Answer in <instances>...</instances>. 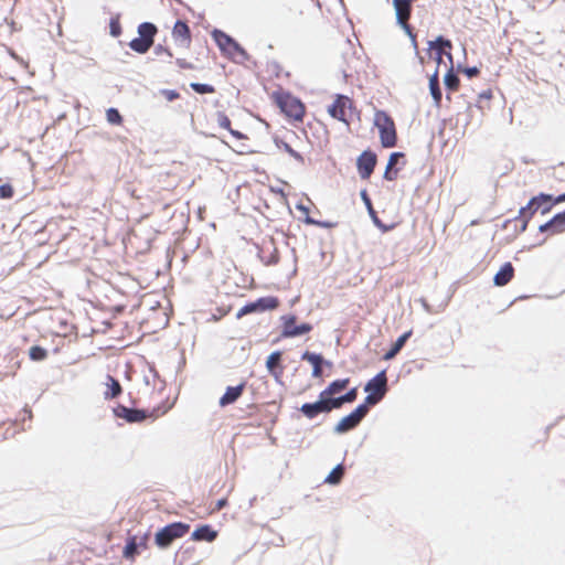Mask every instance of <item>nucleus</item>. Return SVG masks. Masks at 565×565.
Listing matches in <instances>:
<instances>
[{
	"label": "nucleus",
	"instance_id": "38",
	"mask_svg": "<svg viewBox=\"0 0 565 565\" xmlns=\"http://www.w3.org/2000/svg\"><path fill=\"white\" fill-rule=\"evenodd\" d=\"M300 221L302 223H305L306 225H315L317 227L327 228V230L333 228L338 225L337 222H332L329 220H318L312 216L301 217Z\"/></svg>",
	"mask_w": 565,
	"mask_h": 565
},
{
	"label": "nucleus",
	"instance_id": "20",
	"mask_svg": "<svg viewBox=\"0 0 565 565\" xmlns=\"http://www.w3.org/2000/svg\"><path fill=\"white\" fill-rule=\"evenodd\" d=\"M247 382L245 380L241 381L237 385H228L225 388V392L218 399V405L221 407H226L237 402V399L242 396Z\"/></svg>",
	"mask_w": 565,
	"mask_h": 565
},
{
	"label": "nucleus",
	"instance_id": "50",
	"mask_svg": "<svg viewBox=\"0 0 565 565\" xmlns=\"http://www.w3.org/2000/svg\"><path fill=\"white\" fill-rule=\"evenodd\" d=\"M412 15V11H402V12H397L395 13V24L398 26V28H404L406 26V24H408L406 21L411 18Z\"/></svg>",
	"mask_w": 565,
	"mask_h": 565
},
{
	"label": "nucleus",
	"instance_id": "44",
	"mask_svg": "<svg viewBox=\"0 0 565 565\" xmlns=\"http://www.w3.org/2000/svg\"><path fill=\"white\" fill-rule=\"evenodd\" d=\"M415 0H392L394 13L413 11V4Z\"/></svg>",
	"mask_w": 565,
	"mask_h": 565
},
{
	"label": "nucleus",
	"instance_id": "26",
	"mask_svg": "<svg viewBox=\"0 0 565 565\" xmlns=\"http://www.w3.org/2000/svg\"><path fill=\"white\" fill-rule=\"evenodd\" d=\"M413 330L409 329L404 331L402 334L397 337V339L391 344L390 349L382 355V360L391 361L393 360L399 351L403 349L407 340L412 337Z\"/></svg>",
	"mask_w": 565,
	"mask_h": 565
},
{
	"label": "nucleus",
	"instance_id": "52",
	"mask_svg": "<svg viewBox=\"0 0 565 565\" xmlns=\"http://www.w3.org/2000/svg\"><path fill=\"white\" fill-rule=\"evenodd\" d=\"M493 96V93L491 89H484L478 94V102L475 104V106L479 109H483L482 103L486 100H490Z\"/></svg>",
	"mask_w": 565,
	"mask_h": 565
},
{
	"label": "nucleus",
	"instance_id": "4",
	"mask_svg": "<svg viewBox=\"0 0 565 565\" xmlns=\"http://www.w3.org/2000/svg\"><path fill=\"white\" fill-rule=\"evenodd\" d=\"M373 125L377 128L382 148L387 149L396 146V126L394 119L386 110L375 109Z\"/></svg>",
	"mask_w": 565,
	"mask_h": 565
},
{
	"label": "nucleus",
	"instance_id": "13",
	"mask_svg": "<svg viewBox=\"0 0 565 565\" xmlns=\"http://www.w3.org/2000/svg\"><path fill=\"white\" fill-rule=\"evenodd\" d=\"M282 355V350H275L270 352L265 360V367L267 372L274 377L275 382L278 385L285 387V383L282 381V373L285 371Z\"/></svg>",
	"mask_w": 565,
	"mask_h": 565
},
{
	"label": "nucleus",
	"instance_id": "28",
	"mask_svg": "<svg viewBox=\"0 0 565 565\" xmlns=\"http://www.w3.org/2000/svg\"><path fill=\"white\" fill-rule=\"evenodd\" d=\"M443 83H444L445 89L447 90L446 98L448 100H450L451 99L450 92L456 90L460 85V78L457 74V70H455V66H449L446 70V72L444 74Z\"/></svg>",
	"mask_w": 565,
	"mask_h": 565
},
{
	"label": "nucleus",
	"instance_id": "53",
	"mask_svg": "<svg viewBox=\"0 0 565 565\" xmlns=\"http://www.w3.org/2000/svg\"><path fill=\"white\" fill-rule=\"evenodd\" d=\"M401 29L408 36L412 47L416 49L418 46V44H417V35H416V32L414 31V28L411 24H406V26L401 28Z\"/></svg>",
	"mask_w": 565,
	"mask_h": 565
},
{
	"label": "nucleus",
	"instance_id": "33",
	"mask_svg": "<svg viewBox=\"0 0 565 565\" xmlns=\"http://www.w3.org/2000/svg\"><path fill=\"white\" fill-rule=\"evenodd\" d=\"M350 381V377L335 379L331 381L322 391H320V393L324 395H332L348 387Z\"/></svg>",
	"mask_w": 565,
	"mask_h": 565
},
{
	"label": "nucleus",
	"instance_id": "59",
	"mask_svg": "<svg viewBox=\"0 0 565 565\" xmlns=\"http://www.w3.org/2000/svg\"><path fill=\"white\" fill-rule=\"evenodd\" d=\"M175 64L181 68V70H193L195 66L188 62L184 58H177L175 60Z\"/></svg>",
	"mask_w": 565,
	"mask_h": 565
},
{
	"label": "nucleus",
	"instance_id": "56",
	"mask_svg": "<svg viewBox=\"0 0 565 565\" xmlns=\"http://www.w3.org/2000/svg\"><path fill=\"white\" fill-rule=\"evenodd\" d=\"M153 53H154V55L164 54L169 58L173 57V53H172L171 49L166 46V45H163V44H161V43H158V44L153 45Z\"/></svg>",
	"mask_w": 565,
	"mask_h": 565
},
{
	"label": "nucleus",
	"instance_id": "25",
	"mask_svg": "<svg viewBox=\"0 0 565 565\" xmlns=\"http://www.w3.org/2000/svg\"><path fill=\"white\" fill-rule=\"evenodd\" d=\"M514 276V267L511 262H504L492 278L493 286L503 287L508 285Z\"/></svg>",
	"mask_w": 565,
	"mask_h": 565
},
{
	"label": "nucleus",
	"instance_id": "47",
	"mask_svg": "<svg viewBox=\"0 0 565 565\" xmlns=\"http://www.w3.org/2000/svg\"><path fill=\"white\" fill-rule=\"evenodd\" d=\"M14 196V188L13 185L7 181L0 184V199L1 200H11Z\"/></svg>",
	"mask_w": 565,
	"mask_h": 565
},
{
	"label": "nucleus",
	"instance_id": "45",
	"mask_svg": "<svg viewBox=\"0 0 565 565\" xmlns=\"http://www.w3.org/2000/svg\"><path fill=\"white\" fill-rule=\"evenodd\" d=\"M428 89L433 98V105L437 108H440L443 100V90L440 85L428 86Z\"/></svg>",
	"mask_w": 565,
	"mask_h": 565
},
{
	"label": "nucleus",
	"instance_id": "32",
	"mask_svg": "<svg viewBox=\"0 0 565 565\" xmlns=\"http://www.w3.org/2000/svg\"><path fill=\"white\" fill-rule=\"evenodd\" d=\"M153 45V43L143 39V36L140 38L138 35L128 42L129 49L138 54H146Z\"/></svg>",
	"mask_w": 565,
	"mask_h": 565
},
{
	"label": "nucleus",
	"instance_id": "39",
	"mask_svg": "<svg viewBox=\"0 0 565 565\" xmlns=\"http://www.w3.org/2000/svg\"><path fill=\"white\" fill-rule=\"evenodd\" d=\"M106 120L109 125L120 126L124 122V116L116 107H109L106 109Z\"/></svg>",
	"mask_w": 565,
	"mask_h": 565
},
{
	"label": "nucleus",
	"instance_id": "43",
	"mask_svg": "<svg viewBox=\"0 0 565 565\" xmlns=\"http://www.w3.org/2000/svg\"><path fill=\"white\" fill-rule=\"evenodd\" d=\"M456 70L461 71L468 79H472L480 74V66L477 65L469 66L463 65L462 63H458Z\"/></svg>",
	"mask_w": 565,
	"mask_h": 565
},
{
	"label": "nucleus",
	"instance_id": "62",
	"mask_svg": "<svg viewBox=\"0 0 565 565\" xmlns=\"http://www.w3.org/2000/svg\"><path fill=\"white\" fill-rule=\"evenodd\" d=\"M228 132H230V135H231L233 138H235V139H237V140H245V139H248V136H247L246 134L242 132L241 130H237V129H233V128H231V129L228 130Z\"/></svg>",
	"mask_w": 565,
	"mask_h": 565
},
{
	"label": "nucleus",
	"instance_id": "7",
	"mask_svg": "<svg viewBox=\"0 0 565 565\" xmlns=\"http://www.w3.org/2000/svg\"><path fill=\"white\" fill-rule=\"evenodd\" d=\"M280 300L277 296H263L255 300L245 302L236 312L235 318L242 319L243 317L252 313H263L278 308Z\"/></svg>",
	"mask_w": 565,
	"mask_h": 565
},
{
	"label": "nucleus",
	"instance_id": "2",
	"mask_svg": "<svg viewBox=\"0 0 565 565\" xmlns=\"http://www.w3.org/2000/svg\"><path fill=\"white\" fill-rule=\"evenodd\" d=\"M271 99L288 120L300 122L303 120L306 105L291 92L282 88L276 89L271 94Z\"/></svg>",
	"mask_w": 565,
	"mask_h": 565
},
{
	"label": "nucleus",
	"instance_id": "10",
	"mask_svg": "<svg viewBox=\"0 0 565 565\" xmlns=\"http://www.w3.org/2000/svg\"><path fill=\"white\" fill-rule=\"evenodd\" d=\"M366 414L358 405L347 415L342 416L333 426L335 435H343L349 430L356 428L365 418Z\"/></svg>",
	"mask_w": 565,
	"mask_h": 565
},
{
	"label": "nucleus",
	"instance_id": "15",
	"mask_svg": "<svg viewBox=\"0 0 565 565\" xmlns=\"http://www.w3.org/2000/svg\"><path fill=\"white\" fill-rule=\"evenodd\" d=\"M255 247L257 250V258L265 265V266H275L280 260V253L276 246L275 238L270 237L267 243H264V245L260 247L259 244H255Z\"/></svg>",
	"mask_w": 565,
	"mask_h": 565
},
{
	"label": "nucleus",
	"instance_id": "23",
	"mask_svg": "<svg viewBox=\"0 0 565 565\" xmlns=\"http://www.w3.org/2000/svg\"><path fill=\"white\" fill-rule=\"evenodd\" d=\"M539 233L545 234L546 236L543 237L542 239L537 241L536 243H533L529 246H524L522 249L519 250V253L524 252V250H531L532 248L542 246L546 243L547 236H553V235L559 234V232L556 227L554 216H552L548 221H546L545 223H543L539 226Z\"/></svg>",
	"mask_w": 565,
	"mask_h": 565
},
{
	"label": "nucleus",
	"instance_id": "6",
	"mask_svg": "<svg viewBox=\"0 0 565 565\" xmlns=\"http://www.w3.org/2000/svg\"><path fill=\"white\" fill-rule=\"evenodd\" d=\"M297 315L289 312L282 315L280 320V333L279 337L273 340V344H276L281 339H294L306 335L313 330V324L310 322L297 323Z\"/></svg>",
	"mask_w": 565,
	"mask_h": 565
},
{
	"label": "nucleus",
	"instance_id": "57",
	"mask_svg": "<svg viewBox=\"0 0 565 565\" xmlns=\"http://www.w3.org/2000/svg\"><path fill=\"white\" fill-rule=\"evenodd\" d=\"M267 65H268V68L273 72V75L276 78H279L280 74L282 72V67H281L280 63L276 60H271L267 63Z\"/></svg>",
	"mask_w": 565,
	"mask_h": 565
},
{
	"label": "nucleus",
	"instance_id": "31",
	"mask_svg": "<svg viewBox=\"0 0 565 565\" xmlns=\"http://www.w3.org/2000/svg\"><path fill=\"white\" fill-rule=\"evenodd\" d=\"M319 394L323 401L324 415L330 414L332 411L341 409L343 407V405H345L341 395L334 396V394H332V395H324L321 393H319Z\"/></svg>",
	"mask_w": 565,
	"mask_h": 565
},
{
	"label": "nucleus",
	"instance_id": "11",
	"mask_svg": "<svg viewBox=\"0 0 565 565\" xmlns=\"http://www.w3.org/2000/svg\"><path fill=\"white\" fill-rule=\"evenodd\" d=\"M406 154L403 151H393L390 153L384 172L383 180L395 181L398 178L399 171L406 166Z\"/></svg>",
	"mask_w": 565,
	"mask_h": 565
},
{
	"label": "nucleus",
	"instance_id": "35",
	"mask_svg": "<svg viewBox=\"0 0 565 565\" xmlns=\"http://www.w3.org/2000/svg\"><path fill=\"white\" fill-rule=\"evenodd\" d=\"M435 49H441V51L452 49V42L444 34H438L434 40L427 41L426 52H430L431 50Z\"/></svg>",
	"mask_w": 565,
	"mask_h": 565
},
{
	"label": "nucleus",
	"instance_id": "9",
	"mask_svg": "<svg viewBox=\"0 0 565 565\" xmlns=\"http://www.w3.org/2000/svg\"><path fill=\"white\" fill-rule=\"evenodd\" d=\"M379 158L377 153L370 147L364 149L355 159V167L361 180L367 181L373 174Z\"/></svg>",
	"mask_w": 565,
	"mask_h": 565
},
{
	"label": "nucleus",
	"instance_id": "42",
	"mask_svg": "<svg viewBox=\"0 0 565 565\" xmlns=\"http://www.w3.org/2000/svg\"><path fill=\"white\" fill-rule=\"evenodd\" d=\"M383 398L380 396H376L374 394H366L363 402L358 404V407L362 408V412H364L366 415L369 414L370 407L379 404Z\"/></svg>",
	"mask_w": 565,
	"mask_h": 565
},
{
	"label": "nucleus",
	"instance_id": "29",
	"mask_svg": "<svg viewBox=\"0 0 565 565\" xmlns=\"http://www.w3.org/2000/svg\"><path fill=\"white\" fill-rule=\"evenodd\" d=\"M273 142L275 146L281 150H284L286 153H288L292 159H295L299 163L305 162V157L299 151L295 150L288 142L284 140L278 135L273 136Z\"/></svg>",
	"mask_w": 565,
	"mask_h": 565
},
{
	"label": "nucleus",
	"instance_id": "58",
	"mask_svg": "<svg viewBox=\"0 0 565 565\" xmlns=\"http://www.w3.org/2000/svg\"><path fill=\"white\" fill-rule=\"evenodd\" d=\"M440 85L439 84V70L438 66H436L435 71L428 75V86H435Z\"/></svg>",
	"mask_w": 565,
	"mask_h": 565
},
{
	"label": "nucleus",
	"instance_id": "63",
	"mask_svg": "<svg viewBox=\"0 0 565 565\" xmlns=\"http://www.w3.org/2000/svg\"><path fill=\"white\" fill-rule=\"evenodd\" d=\"M227 505H228L227 498L226 497H222L218 500H216L214 509L216 511H220V510L226 508Z\"/></svg>",
	"mask_w": 565,
	"mask_h": 565
},
{
	"label": "nucleus",
	"instance_id": "8",
	"mask_svg": "<svg viewBox=\"0 0 565 565\" xmlns=\"http://www.w3.org/2000/svg\"><path fill=\"white\" fill-rule=\"evenodd\" d=\"M350 107V97L348 95L337 93L333 95V100L327 106V113L332 118L347 126L349 132H351L350 118L347 115L348 108Z\"/></svg>",
	"mask_w": 565,
	"mask_h": 565
},
{
	"label": "nucleus",
	"instance_id": "1",
	"mask_svg": "<svg viewBox=\"0 0 565 565\" xmlns=\"http://www.w3.org/2000/svg\"><path fill=\"white\" fill-rule=\"evenodd\" d=\"M210 34L225 58L236 64H244L245 62L252 61V56L245 47L225 31L214 28Z\"/></svg>",
	"mask_w": 565,
	"mask_h": 565
},
{
	"label": "nucleus",
	"instance_id": "30",
	"mask_svg": "<svg viewBox=\"0 0 565 565\" xmlns=\"http://www.w3.org/2000/svg\"><path fill=\"white\" fill-rule=\"evenodd\" d=\"M158 32H159V28L157 26V24H154L153 22H150V21H143V22L139 23L137 26L138 36H140V38L143 36V39H147L148 41H150L153 44H154V39H156V35L158 34Z\"/></svg>",
	"mask_w": 565,
	"mask_h": 565
},
{
	"label": "nucleus",
	"instance_id": "64",
	"mask_svg": "<svg viewBox=\"0 0 565 565\" xmlns=\"http://www.w3.org/2000/svg\"><path fill=\"white\" fill-rule=\"evenodd\" d=\"M321 365H322V367H327V369H329V370H332V367H333V362H332L331 360L326 359V358L322 355Z\"/></svg>",
	"mask_w": 565,
	"mask_h": 565
},
{
	"label": "nucleus",
	"instance_id": "12",
	"mask_svg": "<svg viewBox=\"0 0 565 565\" xmlns=\"http://www.w3.org/2000/svg\"><path fill=\"white\" fill-rule=\"evenodd\" d=\"M359 195L365 206V210H366L373 225L381 233H383V234L388 233L396 227V223L386 224L379 217L377 212L375 211V209L373 206L372 199L365 188L360 191Z\"/></svg>",
	"mask_w": 565,
	"mask_h": 565
},
{
	"label": "nucleus",
	"instance_id": "46",
	"mask_svg": "<svg viewBox=\"0 0 565 565\" xmlns=\"http://www.w3.org/2000/svg\"><path fill=\"white\" fill-rule=\"evenodd\" d=\"M215 116H216V121H217V125L220 128L222 129H225V130H230L232 128V122H231V119L230 117L225 114V111L223 110H217L215 113Z\"/></svg>",
	"mask_w": 565,
	"mask_h": 565
},
{
	"label": "nucleus",
	"instance_id": "37",
	"mask_svg": "<svg viewBox=\"0 0 565 565\" xmlns=\"http://www.w3.org/2000/svg\"><path fill=\"white\" fill-rule=\"evenodd\" d=\"M29 359L33 362L45 361L49 356V351L42 345L33 344L28 350Z\"/></svg>",
	"mask_w": 565,
	"mask_h": 565
},
{
	"label": "nucleus",
	"instance_id": "17",
	"mask_svg": "<svg viewBox=\"0 0 565 565\" xmlns=\"http://www.w3.org/2000/svg\"><path fill=\"white\" fill-rule=\"evenodd\" d=\"M363 391L366 394L381 395V398H384L388 391L386 369L379 371L373 377L367 380Z\"/></svg>",
	"mask_w": 565,
	"mask_h": 565
},
{
	"label": "nucleus",
	"instance_id": "27",
	"mask_svg": "<svg viewBox=\"0 0 565 565\" xmlns=\"http://www.w3.org/2000/svg\"><path fill=\"white\" fill-rule=\"evenodd\" d=\"M106 390L104 392V399L111 401L119 397L122 394V386L118 379L107 374L106 375Z\"/></svg>",
	"mask_w": 565,
	"mask_h": 565
},
{
	"label": "nucleus",
	"instance_id": "55",
	"mask_svg": "<svg viewBox=\"0 0 565 565\" xmlns=\"http://www.w3.org/2000/svg\"><path fill=\"white\" fill-rule=\"evenodd\" d=\"M349 111V118L356 119L358 121H361L362 111L355 106L354 100L350 97V107L348 108Z\"/></svg>",
	"mask_w": 565,
	"mask_h": 565
},
{
	"label": "nucleus",
	"instance_id": "34",
	"mask_svg": "<svg viewBox=\"0 0 565 565\" xmlns=\"http://www.w3.org/2000/svg\"><path fill=\"white\" fill-rule=\"evenodd\" d=\"M343 469L344 463L343 461L337 463L331 471L327 475V477L323 480V483L330 484V486H338L340 484L343 476Z\"/></svg>",
	"mask_w": 565,
	"mask_h": 565
},
{
	"label": "nucleus",
	"instance_id": "36",
	"mask_svg": "<svg viewBox=\"0 0 565 565\" xmlns=\"http://www.w3.org/2000/svg\"><path fill=\"white\" fill-rule=\"evenodd\" d=\"M109 35L111 38H119L122 34V25H121V13L116 12L111 13L108 22Z\"/></svg>",
	"mask_w": 565,
	"mask_h": 565
},
{
	"label": "nucleus",
	"instance_id": "16",
	"mask_svg": "<svg viewBox=\"0 0 565 565\" xmlns=\"http://www.w3.org/2000/svg\"><path fill=\"white\" fill-rule=\"evenodd\" d=\"M527 204L533 209L535 213L540 212L541 215H546L558 203L554 194L540 192L531 196L530 200L527 201Z\"/></svg>",
	"mask_w": 565,
	"mask_h": 565
},
{
	"label": "nucleus",
	"instance_id": "40",
	"mask_svg": "<svg viewBox=\"0 0 565 565\" xmlns=\"http://www.w3.org/2000/svg\"><path fill=\"white\" fill-rule=\"evenodd\" d=\"M195 547L193 545H189V541L184 542L179 550L174 554V562H177L178 557L181 556L182 561H189L194 553Z\"/></svg>",
	"mask_w": 565,
	"mask_h": 565
},
{
	"label": "nucleus",
	"instance_id": "5",
	"mask_svg": "<svg viewBox=\"0 0 565 565\" xmlns=\"http://www.w3.org/2000/svg\"><path fill=\"white\" fill-rule=\"evenodd\" d=\"M166 409L160 412V407H156L152 409L147 408H137L131 406H126L121 403H118L113 407V415L115 418L124 419L128 424H140L145 422L147 418H150L151 422H154L159 416L163 415Z\"/></svg>",
	"mask_w": 565,
	"mask_h": 565
},
{
	"label": "nucleus",
	"instance_id": "3",
	"mask_svg": "<svg viewBox=\"0 0 565 565\" xmlns=\"http://www.w3.org/2000/svg\"><path fill=\"white\" fill-rule=\"evenodd\" d=\"M191 525L183 521H172L156 530L153 543L159 550L169 548L178 539L184 537Z\"/></svg>",
	"mask_w": 565,
	"mask_h": 565
},
{
	"label": "nucleus",
	"instance_id": "49",
	"mask_svg": "<svg viewBox=\"0 0 565 565\" xmlns=\"http://www.w3.org/2000/svg\"><path fill=\"white\" fill-rule=\"evenodd\" d=\"M344 404H351L356 401L358 397V386L350 387L343 394H340Z\"/></svg>",
	"mask_w": 565,
	"mask_h": 565
},
{
	"label": "nucleus",
	"instance_id": "22",
	"mask_svg": "<svg viewBox=\"0 0 565 565\" xmlns=\"http://www.w3.org/2000/svg\"><path fill=\"white\" fill-rule=\"evenodd\" d=\"M297 411L309 420L316 419L320 414H324L322 397L318 394L316 401L303 403Z\"/></svg>",
	"mask_w": 565,
	"mask_h": 565
},
{
	"label": "nucleus",
	"instance_id": "54",
	"mask_svg": "<svg viewBox=\"0 0 565 565\" xmlns=\"http://www.w3.org/2000/svg\"><path fill=\"white\" fill-rule=\"evenodd\" d=\"M554 220L559 234L565 232V209L561 212L555 213Z\"/></svg>",
	"mask_w": 565,
	"mask_h": 565
},
{
	"label": "nucleus",
	"instance_id": "51",
	"mask_svg": "<svg viewBox=\"0 0 565 565\" xmlns=\"http://www.w3.org/2000/svg\"><path fill=\"white\" fill-rule=\"evenodd\" d=\"M159 93L168 100V102H174L180 98V93L172 88H161Z\"/></svg>",
	"mask_w": 565,
	"mask_h": 565
},
{
	"label": "nucleus",
	"instance_id": "48",
	"mask_svg": "<svg viewBox=\"0 0 565 565\" xmlns=\"http://www.w3.org/2000/svg\"><path fill=\"white\" fill-rule=\"evenodd\" d=\"M444 52L445 50L441 51V49H435V50H431L430 52H426L428 57L430 60H433L435 63H436V66H438V68L440 67L441 64H444Z\"/></svg>",
	"mask_w": 565,
	"mask_h": 565
},
{
	"label": "nucleus",
	"instance_id": "19",
	"mask_svg": "<svg viewBox=\"0 0 565 565\" xmlns=\"http://www.w3.org/2000/svg\"><path fill=\"white\" fill-rule=\"evenodd\" d=\"M218 536V531L209 523H200L190 535V541L212 543Z\"/></svg>",
	"mask_w": 565,
	"mask_h": 565
},
{
	"label": "nucleus",
	"instance_id": "18",
	"mask_svg": "<svg viewBox=\"0 0 565 565\" xmlns=\"http://www.w3.org/2000/svg\"><path fill=\"white\" fill-rule=\"evenodd\" d=\"M172 38L180 46L189 47L192 42L190 26L185 20L178 19L172 28Z\"/></svg>",
	"mask_w": 565,
	"mask_h": 565
},
{
	"label": "nucleus",
	"instance_id": "60",
	"mask_svg": "<svg viewBox=\"0 0 565 565\" xmlns=\"http://www.w3.org/2000/svg\"><path fill=\"white\" fill-rule=\"evenodd\" d=\"M295 207L302 213V217H307V216H310L309 212H310V209L308 205L303 204L301 201H298L295 205Z\"/></svg>",
	"mask_w": 565,
	"mask_h": 565
},
{
	"label": "nucleus",
	"instance_id": "41",
	"mask_svg": "<svg viewBox=\"0 0 565 565\" xmlns=\"http://www.w3.org/2000/svg\"><path fill=\"white\" fill-rule=\"evenodd\" d=\"M189 86L199 95L212 94L215 92V87L209 83L191 82Z\"/></svg>",
	"mask_w": 565,
	"mask_h": 565
},
{
	"label": "nucleus",
	"instance_id": "21",
	"mask_svg": "<svg viewBox=\"0 0 565 565\" xmlns=\"http://www.w3.org/2000/svg\"><path fill=\"white\" fill-rule=\"evenodd\" d=\"M301 361L308 362L312 366L311 377L323 379L324 373L322 371V353L306 350L300 355Z\"/></svg>",
	"mask_w": 565,
	"mask_h": 565
},
{
	"label": "nucleus",
	"instance_id": "14",
	"mask_svg": "<svg viewBox=\"0 0 565 565\" xmlns=\"http://www.w3.org/2000/svg\"><path fill=\"white\" fill-rule=\"evenodd\" d=\"M147 548V543L142 539H138V534H131L127 532L125 544L122 546V557L126 561L134 563L136 557L139 556Z\"/></svg>",
	"mask_w": 565,
	"mask_h": 565
},
{
	"label": "nucleus",
	"instance_id": "24",
	"mask_svg": "<svg viewBox=\"0 0 565 565\" xmlns=\"http://www.w3.org/2000/svg\"><path fill=\"white\" fill-rule=\"evenodd\" d=\"M535 214L536 213L527 203L519 209V212L514 218L515 221L520 222V225H514L513 237H515L518 234L524 233L527 230L529 223Z\"/></svg>",
	"mask_w": 565,
	"mask_h": 565
},
{
	"label": "nucleus",
	"instance_id": "61",
	"mask_svg": "<svg viewBox=\"0 0 565 565\" xmlns=\"http://www.w3.org/2000/svg\"><path fill=\"white\" fill-rule=\"evenodd\" d=\"M269 191L279 195L286 203H288L287 201V193L285 192V190L280 186H269Z\"/></svg>",
	"mask_w": 565,
	"mask_h": 565
}]
</instances>
